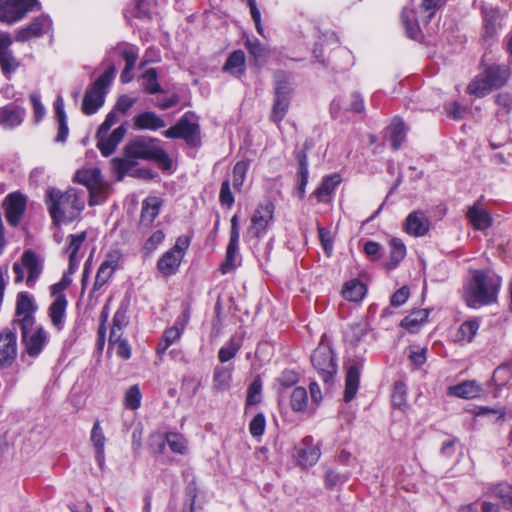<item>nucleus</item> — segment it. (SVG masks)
<instances>
[{"instance_id":"680f3d73","label":"nucleus","mask_w":512,"mask_h":512,"mask_svg":"<svg viewBox=\"0 0 512 512\" xmlns=\"http://www.w3.org/2000/svg\"><path fill=\"white\" fill-rule=\"evenodd\" d=\"M109 343L116 350V354L127 360L131 357V348L128 342L122 338V335H119V338H113L112 335H109Z\"/></svg>"},{"instance_id":"0eeeda50","label":"nucleus","mask_w":512,"mask_h":512,"mask_svg":"<svg viewBox=\"0 0 512 512\" xmlns=\"http://www.w3.org/2000/svg\"><path fill=\"white\" fill-rule=\"evenodd\" d=\"M310 398L304 387H295L290 395V407L296 413L312 415L322 401V392L319 385L312 381L309 384Z\"/></svg>"},{"instance_id":"cd10ccee","label":"nucleus","mask_w":512,"mask_h":512,"mask_svg":"<svg viewBox=\"0 0 512 512\" xmlns=\"http://www.w3.org/2000/svg\"><path fill=\"white\" fill-rule=\"evenodd\" d=\"M466 216L477 230H485L492 224L490 214L485 208L479 206L478 202L468 208Z\"/></svg>"},{"instance_id":"bb28decb","label":"nucleus","mask_w":512,"mask_h":512,"mask_svg":"<svg viewBox=\"0 0 512 512\" xmlns=\"http://www.w3.org/2000/svg\"><path fill=\"white\" fill-rule=\"evenodd\" d=\"M67 304L66 296L60 295L53 300L48 309L51 323L58 331L64 328Z\"/></svg>"},{"instance_id":"2f4dec72","label":"nucleus","mask_w":512,"mask_h":512,"mask_svg":"<svg viewBox=\"0 0 512 512\" xmlns=\"http://www.w3.org/2000/svg\"><path fill=\"white\" fill-rule=\"evenodd\" d=\"M104 93L94 87L89 88L83 98L82 111L86 115H92L104 104Z\"/></svg>"},{"instance_id":"6e6552de","label":"nucleus","mask_w":512,"mask_h":512,"mask_svg":"<svg viewBox=\"0 0 512 512\" xmlns=\"http://www.w3.org/2000/svg\"><path fill=\"white\" fill-rule=\"evenodd\" d=\"M21 332V341L23 344V351L21 357L24 359L26 356L30 358L38 357L46 347L49 341V334L42 326L34 327L28 326L18 327Z\"/></svg>"},{"instance_id":"09e8293b","label":"nucleus","mask_w":512,"mask_h":512,"mask_svg":"<svg viewBox=\"0 0 512 512\" xmlns=\"http://www.w3.org/2000/svg\"><path fill=\"white\" fill-rule=\"evenodd\" d=\"M390 245V262L388 267L390 269L395 268L405 257L406 255V247L402 240L398 238H392L389 241Z\"/></svg>"},{"instance_id":"423d86ee","label":"nucleus","mask_w":512,"mask_h":512,"mask_svg":"<svg viewBox=\"0 0 512 512\" xmlns=\"http://www.w3.org/2000/svg\"><path fill=\"white\" fill-rule=\"evenodd\" d=\"M43 271V260L32 250H25L20 261L13 264L15 282L26 280V285L33 287Z\"/></svg>"},{"instance_id":"39448f33","label":"nucleus","mask_w":512,"mask_h":512,"mask_svg":"<svg viewBox=\"0 0 512 512\" xmlns=\"http://www.w3.org/2000/svg\"><path fill=\"white\" fill-rule=\"evenodd\" d=\"M274 82V99L269 118L277 126H280L288 113L293 90L287 75L283 71L274 73Z\"/></svg>"},{"instance_id":"412c9836","label":"nucleus","mask_w":512,"mask_h":512,"mask_svg":"<svg viewBox=\"0 0 512 512\" xmlns=\"http://www.w3.org/2000/svg\"><path fill=\"white\" fill-rule=\"evenodd\" d=\"M25 117V109L10 103L0 108V125L4 128L13 129L19 126Z\"/></svg>"},{"instance_id":"69168bd1","label":"nucleus","mask_w":512,"mask_h":512,"mask_svg":"<svg viewBox=\"0 0 512 512\" xmlns=\"http://www.w3.org/2000/svg\"><path fill=\"white\" fill-rule=\"evenodd\" d=\"M392 405L399 409H404L406 406V387L402 382H397L394 385L392 393Z\"/></svg>"},{"instance_id":"4468645a","label":"nucleus","mask_w":512,"mask_h":512,"mask_svg":"<svg viewBox=\"0 0 512 512\" xmlns=\"http://www.w3.org/2000/svg\"><path fill=\"white\" fill-rule=\"evenodd\" d=\"M16 328H9L0 331V367H11L18 355V343Z\"/></svg>"},{"instance_id":"5fc2aeb1","label":"nucleus","mask_w":512,"mask_h":512,"mask_svg":"<svg viewBox=\"0 0 512 512\" xmlns=\"http://www.w3.org/2000/svg\"><path fill=\"white\" fill-rule=\"evenodd\" d=\"M142 394L138 385L130 386L124 395V406L129 410H137L141 405Z\"/></svg>"},{"instance_id":"bf43d9fd","label":"nucleus","mask_w":512,"mask_h":512,"mask_svg":"<svg viewBox=\"0 0 512 512\" xmlns=\"http://www.w3.org/2000/svg\"><path fill=\"white\" fill-rule=\"evenodd\" d=\"M446 0H422L420 9L426 13L425 23L428 24L436 12L445 5Z\"/></svg>"},{"instance_id":"9d476101","label":"nucleus","mask_w":512,"mask_h":512,"mask_svg":"<svg viewBox=\"0 0 512 512\" xmlns=\"http://www.w3.org/2000/svg\"><path fill=\"white\" fill-rule=\"evenodd\" d=\"M164 136L169 139H182L191 147H198L201 144L200 126L187 115L182 116L174 126L167 129Z\"/></svg>"},{"instance_id":"c756f323","label":"nucleus","mask_w":512,"mask_h":512,"mask_svg":"<svg viewBox=\"0 0 512 512\" xmlns=\"http://www.w3.org/2000/svg\"><path fill=\"white\" fill-rule=\"evenodd\" d=\"M223 71L235 77H241L246 71V57L242 50L233 51L227 58Z\"/></svg>"},{"instance_id":"c9c22d12","label":"nucleus","mask_w":512,"mask_h":512,"mask_svg":"<svg viewBox=\"0 0 512 512\" xmlns=\"http://www.w3.org/2000/svg\"><path fill=\"white\" fill-rule=\"evenodd\" d=\"M429 312L426 309H419L407 315L402 321L401 326L410 333L419 331L421 325L428 319Z\"/></svg>"},{"instance_id":"338daca9","label":"nucleus","mask_w":512,"mask_h":512,"mask_svg":"<svg viewBox=\"0 0 512 512\" xmlns=\"http://www.w3.org/2000/svg\"><path fill=\"white\" fill-rule=\"evenodd\" d=\"M262 391V382L260 378H256L250 384L247 391L246 403L247 405H255L260 402V396Z\"/></svg>"},{"instance_id":"ea45409f","label":"nucleus","mask_w":512,"mask_h":512,"mask_svg":"<svg viewBox=\"0 0 512 512\" xmlns=\"http://www.w3.org/2000/svg\"><path fill=\"white\" fill-rule=\"evenodd\" d=\"M182 334L183 332L178 326L167 328L158 342L156 353L163 355L172 344L177 343L181 339Z\"/></svg>"},{"instance_id":"f3484780","label":"nucleus","mask_w":512,"mask_h":512,"mask_svg":"<svg viewBox=\"0 0 512 512\" xmlns=\"http://www.w3.org/2000/svg\"><path fill=\"white\" fill-rule=\"evenodd\" d=\"M12 43L9 33H0V67L4 75L14 73L20 65L10 48Z\"/></svg>"},{"instance_id":"6ab92c4d","label":"nucleus","mask_w":512,"mask_h":512,"mask_svg":"<svg viewBox=\"0 0 512 512\" xmlns=\"http://www.w3.org/2000/svg\"><path fill=\"white\" fill-rule=\"evenodd\" d=\"M321 456L320 448L314 445L311 436H306L297 448V460L300 466L307 468L315 465Z\"/></svg>"},{"instance_id":"e2e57ef3","label":"nucleus","mask_w":512,"mask_h":512,"mask_svg":"<svg viewBox=\"0 0 512 512\" xmlns=\"http://www.w3.org/2000/svg\"><path fill=\"white\" fill-rule=\"evenodd\" d=\"M484 14V29H485V36L486 37H492L496 31V21H497V11H494L493 9L487 10L485 9L483 11Z\"/></svg>"},{"instance_id":"a18cd8bd","label":"nucleus","mask_w":512,"mask_h":512,"mask_svg":"<svg viewBox=\"0 0 512 512\" xmlns=\"http://www.w3.org/2000/svg\"><path fill=\"white\" fill-rule=\"evenodd\" d=\"M113 50L119 52V54L122 56L123 60L125 61V67L134 69L139 57L137 47L127 43H119Z\"/></svg>"},{"instance_id":"f8f14e48","label":"nucleus","mask_w":512,"mask_h":512,"mask_svg":"<svg viewBox=\"0 0 512 512\" xmlns=\"http://www.w3.org/2000/svg\"><path fill=\"white\" fill-rule=\"evenodd\" d=\"M274 209V204L271 202L258 205L251 217L247 235L253 238L263 237L273 222Z\"/></svg>"},{"instance_id":"2eb2a0df","label":"nucleus","mask_w":512,"mask_h":512,"mask_svg":"<svg viewBox=\"0 0 512 512\" xmlns=\"http://www.w3.org/2000/svg\"><path fill=\"white\" fill-rule=\"evenodd\" d=\"M121 253L119 250H112L106 254L104 261L101 263L93 284V291L100 290L113 276L119 266Z\"/></svg>"},{"instance_id":"f704fd0d","label":"nucleus","mask_w":512,"mask_h":512,"mask_svg":"<svg viewBox=\"0 0 512 512\" xmlns=\"http://www.w3.org/2000/svg\"><path fill=\"white\" fill-rule=\"evenodd\" d=\"M479 326L480 324L477 319L464 321L455 334V341L461 344L472 342L479 330Z\"/></svg>"},{"instance_id":"4d7b16f0","label":"nucleus","mask_w":512,"mask_h":512,"mask_svg":"<svg viewBox=\"0 0 512 512\" xmlns=\"http://www.w3.org/2000/svg\"><path fill=\"white\" fill-rule=\"evenodd\" d=\"M96 138L97 147L100 150L101 154L105 157L110 156L119 144L110 135H108V133L104 135H99L98 133H96Z\"/></svg>"},{"instance_id":"49530a36","label":"nucleus","mask_w":512,"mask_h":512,"mask_svg":"<svg viewBox=\"0 0 512 512\" xmlns=\"http://www.w3.org/2000/svg\"><path fill=\"white\" fill-rule=\"evenodd\" d=\"M102 179L99 169H85L76 172L74 180L84 186L87 190Z\"/></svg>"},{"instance_id":"13d9d810","label":"nucleus","mask_w":512,"mask_h":512,"mask_svg":"<svg viewBox=\"0 0 512 512\" xmlns=\"http://www.w3.org/2000/svg\"><path fill=\"white\" fill-rule=\"evenodd\" d=\"M166 442L169 446V448L174 452L178 454H184L187 448V441L185 438L175 432H169L166 434Z\"/></svg>"},{"instance_id":"c03bdc74","label":"nucleus","mask_w":512,"mask_h":512,"mask_svg":"<svg viewBox=\"0 0 512 512\" xmlns=\"http://www.w3.org/2000/svg\"><path fill=\"white\" fill-rule=\"evenodd\" d=\"M406 137L404 122L395 118L390 126V142L394 150H398Z\"/></svg>"},{"instance_id":"58836bf2","label":"nucleus","mask_w":512,"mask_h":512,"mask_svg":"<svg viewBox=\"0 0 512 512\" xmlns=\"http://www.w3.org/2000/svg\"><path fill=\"white\" fill-rule=\"evenodd\" d=\"M127 314L128 304L121 303L113 316V324L110 331V335H112L113 338H119V335H122L123 328H125L128 325L129 319Z\"/></svg>"},{"instance_id":"a878e982","label":"nucleus","mask_w":512,"mask_h":512,"mask_svg":"<svg viewBox=\"0 0 512 512\" xmlns=\"http://www.w3.org/2000/svg\"><path fill=\"white\" fill-rule=\"evenodd\" d=\"M183 257L176 251H166L157 261L158 271L165 277L177 273Z\"/></svg>"},{"instance_id":"e433bc0d","label":"nucleus","mask_w":512,"mask_h":512,"mask_svg":"<svg viewBox=\"0 0 512 512\" xmlns=\"http://www.w3.org/2000/svg\"><path fill=\"white\" fill-rule=\"evenodd\" d=\"M54 107L58 122V134L56 137V141L63 143L66 141L68 137L69 129L67 125V118L64 111V101L62 97H58L56 99Z\"/></svg>"},{"instance_id":"37998d69","label":"nucleus","mask_w":512,"mask_h":512,"mask_svg":"<svg viewBox=\"0 0 512 512\" xmlns=\"http://www.w3.org/2000/svg\"><path fill=\"white\" fill-rule=\"evenodd\" d=\"M366 293L365 285L358 279H353L344 284L342 289L343 297L348 301L358 302Z\"/></svg>"},{"instance_id":"b1692460","label":"nucleus","mask_w":512,"mask_h":512,"mask_svg":"<svg viewBox=\"0 0 512 512\" xmlns=\"http://www.w3.org/2000/svg\"><path fill=\"white\" fill-rule=\"evenodd\" d=\"M133 126L137 130L156 131L166 126L165 121L155 112L145 111L133 118Z\"/></svg>"},{"instance_id":"aec40b11","label":"nucleus","mask_w":512,"mask_h":512,"mask_svg":"<svg viewBox=\"0 0 512 512\" xmlns=\"http://www.w3.org/2000/svg\"><path fill=\"white\" fill-rule=\"evenodd\" d=\"M162 205V200L156 196H150L143 200L139 227L150 228L154 220L158 217Z\"/></svg>"},{"instance_id":"a19ab883","label":"nucleus","mask_w":512,"mask_h":512,"mask_svg":"<svg viewBox=\"0 0 512 512\" xmlns=\"http://www.w3.org/2000/svg\"><path fill=\"white\" fill-rule=\"evenodd\" d=\"M239 249V239H229L224 262L220 266L222 274H227L237 267L236 259Z\"/></svg>"},{"instance_id":"1a4fd4ad","label":"nucleus","mask_w":512,"mask_h":512,"mask_svg":"<svg viewBox=\"0 0 512 512\" xmlns=\"http://www.w3.org/2000/svg\"><path fill=\"white\" fill-rule=\"evenodd\" d=\"M39 6L38 0H0V22L12 25Z\"/></svg>"},{"instance_id":"f257e3e1","label":"nucleus","mask_w":512,"mask_h":512,"mask_svg":"<svg viewBox=\"0 0 512 512\" xmlns=\"http://www.w3.org/2000/svg\"><path fill=\"white\" fill-rule=\"evenodd\" d=\"M45 202L53 223L57 226L76 220L85 208V193L75 188L62 192L57 188L46 191Z\"/></svg>"},{"instance_id":"774afa93","label":"nucleus","mask_w":512,"mask_h":512,"mask_svg":"<svg viewBox=\"0 0 512 512\" xmlns=\"http://www.w3.org/2000/svg\"><path fill=\"white\" fill-rule=\"evenodd\" d=\"M266 419L262 413L253 417L249 424V432L253 437L262 436L265 431Z\"/></svg>"},{"instance_id":"052dcab7","label":"nucleus","mask_w":512,"mask_h":512,"mask_svg":"<svg viewBox=\"0 0 512 512\" xmlns=\"http://www.w3.org/2000/svg\"><path fill=\"white\" fill-rule=\"evenodd\" d=\"M116 73V68L114 65H110L108 69L100 75L96 81L93 83L92 87L101 91L102 93H106V88L112 83Z\"/></svg>"},{"instance_id":"3c124183","label":"nucleus","mask_w":512,"mask_h":512,"mask_svg":"<svg viewBox=\"0 0 512 512\" xmlns=\"http://www.w3.org/2000/svg\"><path fill=\"white\" fill-rule=\"evenodd\" d=\"M241 349V341L231 337L228 343L221 347L218 352V359L221 363H226L233 359Z\"/></svg>"},{"instance_id":"4c0bfd02","label":"nucleus","mask_w":512,"mask_h":512,"mask_svg":"<svg viewBox=\"0 0 512 512\" xmlns=\"http://www.w3.org/2000/svg\"><path fill=\"white\" fill-rule=\"evenodd\" d=\"M340 182V176L337 174L327 176L322 180L320 186L313 192L312 195L317 198L318 202H324L326 197L330 196L334 192Z\"/></svg>"},{"instance_id":"8fccbe9b","label":"nucleus","mask_w":512,"mask_h":512,"mask_svg":"<svg viewBox=\"0 0 512 512\" xmlns=\"http://www.w3.org/2000/svg\"><path fill=\"white\" fill-rule=\"evenodd\" d=\"M490 495L499 498L503 505L512 510V485L500 483L490 488Z\"/></svg>"},{"instance_id":"7c9ffc66","label":"nucleus","mask_w":512,"mask_h":512,"mask_svg":"<svg viewBox=\"0 0 512 512\" xmlns=\"http://www.w3.org/2000/svg\"><path fill=\"white\" fill-rule=\"evenodd\" d=\"M482 389L475 381H465L460 384L450 386L448 394L464 399H473L480 395Z\"/></svg>"},{"instance_id":"a211bd4d","label":"nucleus","mask_w":512,"mask_h":512,"mask_svg":"<svg viewBox=\"0 0 512 512\" xmlns=\"http://www.w3.org/2000/svg\"><path fill=\"white\" fill-rule=\"evenodd\" d=\"M26 198L20 193H11L6 197L5 217L7 222L16 227L24 215Z\"/></svg>"},{"instance_id":"f03ea898","label":"nucleus","mask_w":512,"mask_h":512,"mask_svg":"<svg viewBox=\"0 0 512 512\" xmlns=\"http://www.w3.org/2000/svg\"><path fill=\"white\" fill-rule=\"evenodd\" d=\"M502 286V277L492 269H475L465 288V302L470 308L494 304Z\"/></svg>"},{"instance_id":"864d4df0","label":"nucleus","mask_w":512,"mask_h":512,"mask_svg":"<svg viewBox=\"0 0 512 512\" xmlns=\"http://www.w3.org/2000/svg\"><path fill=\"white\" fill-rule=\"evenodd\" d=\"M144 90L149 94L161 93L162 87L158 83V75L155 68L147 69L142 75Z\"/></svg>"},{"instance_id":"dca6fc26","label":"nucleus","mask_w":512,"mask_h":512,"mask_svg":"<svg viewBox=\"0 0 512 512\" xmlns=\"http://www.w3.org/2000/svg\"><path fill=\"white\" fill-rule=\"evenodd\" d=\"M52 29V21L47 15L36 17L30 24L19 29L16 33V41L26 42L31 38L40 37Z\"/></svg>"},{"instance_id":"c85d7f7f","label":"nucleus","mask_w":512,"mask_h":512,"mask_svg":"<svg viewBox=\"0 0 512 512\" xmlns=\"http://www.w3.org/2000/svg\"><path fill=\"white\" fill-rule=\"evenodd\" d=\"M361 367L355 363L349 366L345 378L344 400L350 402L357 394L360 382Z\"/></svg>"},{"instance_id":"393cba45","label":"nucleus","mask_w":512,"mask_h":512,"mask_svg":"<svg viewBox=\"0 0 512 512\" xmlns=\"http://www.w3.org/2000/svg\"><path fill=\"white\" fill-rule=\"evenodd\" d=\"M90 441L95 450V459L98 463L99 467L102 468L105 463V444L106 437L104 435L103 429L100 425L99 420H96L93 424Z\"/></svg>"},{"instance_id":"72a5a7b5","label":"nucleus","mask_w":512,"mask_h":512,"mask_svg":"<svg viewBox=\"0 0 512 512\" xmlns=\"http://www.w3.org/2000/svg\"><path fill=\"white\" fill-rule=\"evenodd\" d=\"M234 367L216 366L213 373V386L217 391H226L230 388Z\"/></svg>"},{"instance_id":"473e14b6","label":"nucleus","mask_w":512,"mask_h":512,"mask_svg":"<svg viewBox=\"0 0 512 512\" xmlns=\"http://www.w3.org/2000/svg\"><path fill=\"white\" fill-rule=\"evenodd\" d=\"M401 21L409 38L419 39L421 37V30L414 9L405 7L401 13Z\"/></svg>"},{"instance_id":"20e7f679","label":"nucleus","mask_w":512,"mask_h":512,"mask_svg":"<svg viewBox=\"0 0 512 512\" xmlns=\"http://www.w3.org/2000/svg\"><path fill=\"white\" fill-rule=\"evenodd\" d=\"M158 143L156 138L139 136L126 144L124 154L133 157L135 161L137 159L154 161L162 170H170L172 160Z\"/></svg>"},{"instance_id":"6e6d98bb","label":"nucleus","mask_w":512,"mask_h":512,"mask_svg":"<svg viewBox=\"0 0 512 512\" xmlns=\"http://www.w3.org/2000/svg\"><path fill=\"white\" fill-rule=\"evenodd\" d=\"M250 163L248 160L238 161L233 167V186L236 190H240L248 172Z\"/></svg>"},{"instance_id":"ddd939ff","label":"nucleus","mask_w":512,"mask_h":512,"mask_svg":"<svg viewBox=\"0 0 512 512\" xmlns=\"http://www.w3.org/2000/svg\"><path fill=\"white\" fill-rule=\"evenodd\" d=\"M37 305L31 294L28 292H20L16 299L15 317L12 321L13 327H28L35 324V312Z\"/></svg>"},{"instance_id":"7ed1b4c3","label":"nucleus","mask_w":512,"mask_h":512,"mask_svg":"<svg viewBox=\"0 0 512 512\" xmlns=\"http://www.w3.org/2000/svg\"><path fill=\"white\" fill-rule=\"evenodd\" d=\"M511 76L508 64H486L482 71L468 84L466 92L483 98L495 89L505 86Z\"/></svg>"},{"instance_id":"9b49d317","label":"nucleus","mask_w":512,"mask_h":512,"mask_svg":"<svg viewBox=\"0 0 512 512\" xmlns=\"http://www.w3.org/2000/svg\"><path fill=\"white\" fill-rule=\"evenodd\" d=\"M311 363L325 383H329L337 372L335 356L327 345H320L313 351Z\"/></svg>"},{"instance_id":"de8ad7c7","label":"nucleus","mask_w":512,"mask_h":512,"mask_svg":"<svg viewBox=\"0 0 512 512\" xmlns=\"http://www.w3.org/2000/svg\"><path fill=\"white\" fill-rule=\"evenodd\" d=\"M89 192V205L95 206L102 204L108 197V185L104 182L103 178L88 189Z\"/></svg>"},{"instance_id":"79ce46f5","label":"nucleus","mask_w":512,"mask_h":512,"mask_svg":"<svg viewBox=\"0 0 512 512\" xmlns=\"http://www.w3.org/2000/svg\"><path fill=\"white\" fill-rule=\"evenodd\" d=\"M239 249V239H229L224 262L220 266L222 274H227L237 267L236 259Z\"/></svg>"},{"instance_id":"4be33fe9","label":"nucleus","mask_w":512,"mask_h":512,"mask_svg":"<svg viewBox=\"0 0 512 512\" xmlns=\"http://www.w3.org/2000/svg\"><path fill=\"white\" fill-rule=\"evenodd\" d=\"M430 222L422 211H414L410 213L405 222V231L412 236L420 237L425 235L429 230Z\"/></svg>"},{"instance_id":"0e129e2a","label":"nucleus","mask_w":512,"mask_h":512,"mask_svg":"<svg viewBox=\"0 0 512 512\" xmlns=\"http://www.w3.org/2000/svg\"><path fill=\"white\" fill-rule=\"evenodd\" d=\"M165 233L162 230L154 231L143 245V250L146 254L154 252L158 246L164 241Z\"/></svg>"},{"instance_id":"603ef678","label":"nucleus","mask_w":512,"mask_h":512,"mask_svg":"<svg viewBox=\"0 0 512 512\" xmlns=\"http://www.w3.org/2000/svg\"><path fill=\"white\" fill-rule=\"evenodd\" d=\"M112 168L115 173L118 175V179L122 180L126 174L129 173L130 170L137 164V162L133 159V157H128L124 154L123 158H113Z\"/></svg>"},{"instance_id":"5701e85b","label":"nucleus","mask_w":512,"mask_h":512,"mask_svg":"<svg viewBox=\"0 0 512 512\" xmlns=\"http://www.w3.org/2000/svg\"><path fill=\"white\" fill-rule=\"evenodd\" d=\"M67 239V253L69 258L68 272L72 274L78 268L80 260L82 258V255H79L78 252L82 247L84 241L86 240V232H81L76 235L70 234Z\"/></svg>"}]
</instances>
